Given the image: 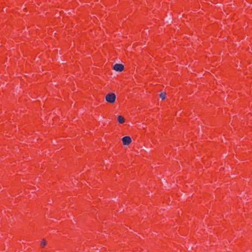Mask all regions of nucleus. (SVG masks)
<instances>
[{
	"instance_id": "1",
	"label": "nucleus",
	"mask_w": 252,
	"mask_h": 252,
	"mask_svg": "<svg viewBox=\"0 0 252 252\" xmlns=\"http://www.w3.org/2000/svg\"><path fill=\"white\" fill-rule=\"evenodd\" d=\"M116 95L114 93H109L105 96L106 101L109 103H113L116 100Z\"/></svg>"
},
{
	"instance_id": "2",
	"label": "nucleus",
	"mask_w": 252,
	"mask_h": 252,
	"mask_svg": "<svg viewBox=\"0 0 252 252\" xmlns=\"http://www.w3.org/2000/svg\"><path fill=\"white\" fill-rule=\"evenodd\" d=\"M113 69L117 71H122L124 69V65L120 63H116L113 66Z\"/></svg>"
},
{
	"instance_id": "3",
	"label": "nucleus",
	"mask_w": 252,
	"mask_h": 252,
	"mask_svg": "<svg viewBox=\"0 0 252 252\" xmlns=\"http://www.w3.org/2000/svg\"><path fill=\"white\" fill-rule=\"evenodd\" d=\"M131 139L128 136H126L122 138L123 144L124 145H128L131 143Z\"/></svg>"
},
{
	"instance_id": "4",
	"label": "nucleus",
	"mask_w": 252,
	"mask_h": 252,
	"mask_svg": "<svg viewBox=\"0 0 252 252\" xmlns=\"http://www.w3.org/2000/svg\"><path fill=\"white\" fill-rule=\"evenodd\" d=\"M117 120L120 124H123L125 122V119L124 117L121 115H120L118 117Z\"/></svg>"
},
{
	"instance_id": "5",
	"label": "nucleus",
	"mask_w": 252,
	"mask_h": 252,
	"mask_svg": "<svg viewBox=\"0 0 252 252\" xmlns=\"http://www.w3.org/2000/svg\"><path fill=\"white\" fill-rule=\"evenodd\" d=\"M47 244V243H46V240L43 239L41 240V242H40V247L41 248H44Z\"/></svg>"
},
{
	"instance_id": "6",
	"label": "nucleus",
	"mask_w": 252,
	"mask_h": 252,
	"mask_svg": "<svg viewBox=\"0 0 252 252\" xmlns=\"http://www.w3.org/2000/svg\"><path fill=\"white\" fill-rule=\"evenodd\" d=\"M166 94L165 93H161L160 94V98L163 100L166 97Z\"/></svg>"
}]
</instances>
